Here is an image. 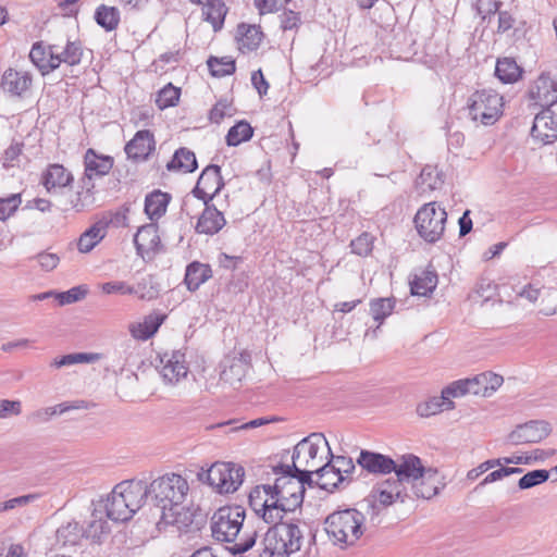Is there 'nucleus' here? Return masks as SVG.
<instances>
[{"label":"nucleus","mask_w":557,"mask_h":557,"mask_svg":"<svg viewBox=\"0 0 557 557\" xmlns=\"http://www.w3.org/2000/svg\"><path fill=\"white\" fill-rule=\"evenodd\" d=\"M110 529L107 520L103 519L101 512L98 515L97 510L94 511L87 528L83 530L84 536L92 542H101L102 537L108 535Z\"/></svg>","instance_id":"nucleus-41"},{"label":"nucleus","mask_w":557,"mask_h":557,"mask_svg":"<svg viewBox=\"0 0 557 557\" xmlns=\"http://www.w3.org/2000/svg\"><path fill=\"white\" fill-rule=\"evenodd\" d=\"M442 184L443 178L441 173L436 168L431 165L423 168L416 181V187L421 195L438 188Z\"/></svg>","instance_id":"nucleus-36"},{"label":"nucleus","mask_w":557,"mask_h":557,"mask_svg":"<svg viewBox=\"0 0 557 557\" xmlns=\"http://www.w3.org/2000/svg\"><path fill=\"white\" fill-rule=\"evenodd\" d=\"M530 99L544 109L557 104V82L548 75H540L529 90Z\"/></svg>","instance_id":"nucleus-17"},{"label":"nucleus","mask_w":557,"mask_h":557,"mask_svg":"<svg viewBox=\"0 0 557 557\" xmlns=\"http://www.w3.org/2000/svg\"><path fill=\"white\" fill-rule=\"evenodd\" d=\"M180 95V89L169 84L158 92L156 103L160 109L172 107L178 101Z\"/></svg>","instance_id":"nucleus-53"},{"label":"nucleus","mask_w":557,"mask_h":557,"mask_svg":"<svg viewBox=\"0 0 557 557\" xmlns=\"http://www.w3.org/2000/svg\"><path fill=\"white\" fill-rule=\"evenodd\" d=\"M117 494L134 516L145 504L148 494V485L140 480H126L115 485Z\"/></svg>","instance_id":"nucleus-14"},{"label":"nucleus","mask_w":557,"mask_h":557,"mask_svg":"<svg viewBox=\"0 0 557 557\" xmlns=\"http://www.w3.org/2000/svg\"><path fill=\"white\" fill-rule=\"evenodd\" d=\"M246 511L240 506H223L210 520L212 537L227 547L234 555L244 554L257 544V532L244 525Z\"/></svg>","instance_id":"nucleus-2"},{"label":"nucleus","mask_w":557,"mask_h":557,"mask_svg":"<svg viewBox=\"0 0 557 557\" xmlns=\"http://www.w3.org/2000/svg\"><path fill=\"white\" fill-rule=\"evenodd\" d=\"M253 129L249 123L240 121L232 126L226 135V144L228 146H238L251 138Z\"/></svg>","instance_id":"nucleus-46"},{"label":"nucleus","mask_w":557,"mask_h":557,"mask_svg":"<svg viewBox=\"0 0 557 557\" xmlns=\"http://www.w3.org/2000/svg\"><path fill=\"white\" fill-rule=\"evenodd\" d=\"M531 135L544 145L557 139V114L550 108L543 109L534 117Z\"/></svg>","instance_id":"nucleus-15"},{"label":"nucleus","mask_w":557,"mask_h":557,"mask_svg":"<svg viewBox=\"0 0 557 557\" xmlns=\"http://www.w3.org/2000/svg\"><path fill=\"white\" fill-rule=\"evenodd\" d=\"M197 169L195 153L187 148H180L175 151L172 160L168 163V170H178L184 173L194 172Z\"/></svg>","instance_id":"nucleus-39"},{"label":"nucleus","mask_w":557,"mask_h":557,"mask_svg":"<svg viewBox=\"0 0 557 557\" xmlns=\"http://www.w3.org/2000/svg\"><path fill=\"white\" fill-rule=\"evenodd\" d=\"M444 485L438 471L432 467H426L422 475L410 485V488L416 497L431 499L440 493Z\"/></svg>","instance_id":"nucleus-20"},{"label":"nucleus","mask_w":557,"mask_h":557,"mask_svg":"<svg viewBox=\"0 0 557 557\" xmlns=\"http://www.w3.org/2000/svg\"><path fill=\"white\" fill-rule=\"evenodd\" d=\"M224 186L221 169L219 165H208L198 178V182L193 190L195 197L203 201V205L210 202L213 197Z\"/></svg>","instance_id":"nucleus-13"},{"label":"nucleus","mask_w":557,"mask_h":557,"mask_svg":"<svg viewBox=\"0 0 557 557\" xmlns=\"http://www.w3.org/2000/svg\"><path fill=\"white\" fill-rule=\"evenodd\" d=\"M22 404L20 400L0 399V419H8L21 414Z\"/></svg>","instance_id":"nucleus-63"},{"label":"nucleus","mask_w":557,"mask_h":557,"mask_svg":"<svg viewBox=\"0 0 557 557\" xmlns=\"http://www.w3.org/2000/svg\"><path fill=\"white\" fill-rule=\"evenodd\" d=\"M137 253L143 259H151L161 249V239L156 224L150 223L138 228L134 236Z\"/></svg>","instance_id":"nucleus-18"},{"label":"nucleus","mask_w":557,"mask_h":557,"mask_svg":"<svg viewBox=\"0 0 557 557\" xmlns=\"http://www.w3.org/2000/svg\"><path fill=\"white\" fill-rule=\"evenodd\" d=\"M165 384L175 385L188 374L185 354L181 350L164 352L157 366Z\"/></svg>","instance_id":"nucleus-11"},{"label":"nucleus","mask_w":557,"mask_h":557,"mask_svg":"<svg viewBox=\"0 0 557 557\" xmlns=\"http://www.w3.org/2000/svg\"><path fill=\"white\" fill-rule=\"evenodd\" d=\"M171 196L161 190H154L146 196L145 199V213L150 220L160 219L166 211Z\"/></svg>","instance_id":"nucleus-32"},{"label":"nucleus","mask_w":557,"mask_h":557,"mask_svg":"<svg viewBox=\"0 0 557 557\" xmlns=\"http://www.w3.org/2000/svg\"><path fill=\"white\" fill-rule=\"evenodd\" d=\"M281 502L277 498H271L269 502V506L267 509H263L258 516L262 518L264 522L268 524H272L264 533L262 540L258 543V546L263 548V543L268 534L271 531H275L276 529H284V533H287V536H284V541H282V548L273 550V553H280L284 557H290L292 555L298 553L304 543V534L300 528L295 523H286L283 522V518L287 512L294 511L293 509H287L285 506H281Z\"/></svg>","instance_id":"nucleus-5"},{"label":"nucleus","mask_w":557,"mask_h":557,"mask_svg":"<svg viewBox=\"0 0 557 557\" xmlns=\"http://www.w3.org/2000/svg\"><path fill=\"white\" fill-rule=\"evenodd\" d=\"M337 473L347 480L355 470V463L350 457L329 455L327 460Z\"/></svg>","instance_id":"nucleus-52"},{"label":"nucleus","mask_w":557,"mask_h":557,"mask_svg":"<svg viewBox=\"0 0 557 557\" xmlns=\"http://www.w3.org/2000/svg\"><path fill=\"white\" fill-rule=\"evenodd\" d=\"M232 113V103L227 99H221L211 109L209 119L213 123H220L225 116H231Z\"/></svg>","instance_id":"nucleus-59"},{"label":"nucleus","mask_w":557,"mask_h":557,"mask_svg":"<svg viewBox=\"0 0 557 557\" xmlns=\"http://www.w3.org/2000/svg\"><path fill=\"white\" fill-rule=\"evenodd\" d=\"M23 144L21 143H13L11 144L3 153V157L1 159L2 165L5 169L18 166L20 164V158L22 154Z\"/></svg>","instance_id":"nucleus-56"},{"label":"nucleus","mask_w":557,"mask_h":557,"mask_svg":"<svg viewBox=\"0 0 557 557\" xmlns=\"http://www.w3.org/2000/svg\"><path fill=\"white\" fill-rule=\"evenodd\" d=\"M437 284V275L431 271H423L421 275L416 276L411 282V294L417 296H428L433 292Z\"/></svg>","instance_id":"nucleus-43"},{"label":"nucleus","mask_w":557,"mask_h":557,"mask_svg":"<svg viewBox=\"0 0 557 557\" xmlns=\"http://www.w3.org/2000/svg\"><path fill=\"white\" fill-rule=\"evenodd\" d=\"M211 269L207 264L199 262L190 263L186 269L185 284L190 292L200 287L206 281L211 277Z\"/></svg>","instance_id":"nucleus-33"},{"label":"nucleus","mask_w":557,"mask_h":557,"mask_svg":"<svg viewBox=\"0 0 557 557\" xmlns=\"http://www.w3.org/2000/svg\"><path fill=\"white\" fill-rule=\"evenodd\" d=\"M331 448L323 434L311 433L294 447L290 466L295 473L313 480V473L327 460Z\"/></svg>","instance_id":"nucleus-6"},{"label":"nucleus","mask_w":557,"mask_h":557,"mask_svg":"<svg viewBox=\"0 0 557 557\" xmlns=\"http://www.w3.org/2000/svg\"><path fill=\"white\" fill-rule=\"evenodd\" d=\"M102 293L107 295H129L131 285L124 281H110L100 285Z\"/></svg>","instance_id":"nucleus-62"},{"label":"nucleus","mask_w":557,"mask_h":557,"mask_svg":"<svg viewBox=\"0 0 557 557\" xmlns=\"http://www.w3.org/2000/svg\"><path fill=\"white\" fill-rule=\"evenodd\" d=\"M447 212L435 201L423 205L416 213L413 223L421 238L426 243L438 242L445 231Z\"/></svg>","instance_id":"nucleus-9"},{"label":"nucleus","mask_w":557,"mask_h":557,"mask_svg":"<svg viewBox=\"0 0 557 557\" xmlns=\"http://www.w3.org/2000/svg\"><path fill=\"white\" fill-rule=\"evenodd\" d=\"M51 44L54 52V57L51 59L54 65V70L58 69L61 63L73 66L81 62L83 57V49L79 42L70 41L69 39H61Z\"/></svg>","instance_id":"nucleus-21"},{"label":"nucleus","mask_w":557,"mask_h":557,"mask_svg":"<svg viewBox=\"0 0 557 557\" xmlns=\"http://www.w3.org/2000/svg\"><path fill=\"white\" fill-rule=\"evenodd\" d=\"M1 85L4 91L14 96H21L29 89L32 76L27 72L10 69L4 72Z\"/></svg>","instance_id":"nucleus-27"},{"label":"nucleus","mask_w":557,"mask_h":557,"mask_svg":"<svg viewBox=\"0 0 557 557\" xmlns=\"http://www.w3.org/2000/svg\"><path fill=\"white\" fill-rule=\"evenodd\" d=\"M113 158L98 154L94 149H88L84 156V174L82 177L94 181L95 177L107 175L113 166Z\"/></svg>","instance_id":"nucleus-23"},{"label":"nucleus","mask_w":557,"mask_h":557,"mask_svg":"<svg viewBox=\"0 0 557 557\" xmlns=\"http://www.w3.org/2000/svg\"><path fill=\"white\" fill-rule=\"evenodd\" d=\"M549 425L544 421H530L517 426L510 434L509 440L512 444L537 443L549 434Z\"/></svg>","instance_id":"nucleus-19"},{"label":"nucleus","mask_w":557,"mask_h":557,"mask_svg":"<svg viewBox=\"0 0 557 557\" xmlns=\"http://www.w3.org/2000/svg\"><path fill=\"white\" fill-rule=\"evenodd\" d=\"M104 509L107 517L116 522H124L133 517L126 503H124L120 494H117L115 486L106 499Z\"/></svg>","instance_id":"nucleus-30"},{"label":"nucleus","mask_w":557,"mask_h":557,"mask_svg":"<svg viewBox=\"0 0 557 557\" xmlns=\"http://www.w3.org/2000/svg\"><path fill=\"white\" fill-rule=\"evenodd\" d=\"M394 307L393 298H377L370 302V313L380 325L393 312Z\"/></svg>","instance_id":"nucleus-47"},{"label":"nucleus","mask_w":557,"mask_h":557,"mask_svg":"<svg viewBox=\"0 0 557 557\" xmlns=\"http://www.w3.org/2000/svg\"><path fill=\"white\" fill-rule=\"evenodd\" d=\"M73 174L62 164H50L42 174V184L50 191L52 188H63L73 182Z\"/></svg>","instance_id":"nucleus-29"},{"label":"nucleus","mask_w":557,"mask_h":557,"mask_svg":"<svg viewBox=\"0 0 557 557\" xmlns=\"http://www.w3.org/2000/svg\"><path fill=\"white\" fill-rule=\"evenodd\" d=\"M108 222L98 221L87 228L77 239V249L82 253L90 252L107 235Z\"/></svg>","instance_id":"nucleus-28"},{"label":"nucleus","mask_w":557,"mask_h":557,"mask_svg":"<svg viewBox=\"0 0 557 557\" xmlns=\"http://www.w3.org/2000/svg\"><path fill=\"white\" fill-rule=\"evenodd\" d=\"M164 319V314L150 313L141 322L131 323L128 331L135 339L147 341L158 332Z\"/></svg>","instance_id":"nucleus-26"},{"label":"nucleus","mask_w":557,"mask_h":557,"mask_svg":"<svg viewBox=\"0 0 557 557\" xmlns=\"http://www.w3.org/2000/svg\"><path fill=\"white\" fill-rule=\"evenodd\" d=\"M49 44L45 45L42 41L34 44L29 58L32 62L39 69L42 75L49 74L54 71L53 63L49 65V61L44 59V54L48 52Z\"/></svg>","instance_id":"nucleus-48"},{"label":"nucleus","mask_w":557,"mask_h":557,"mask_svg":"<svg viewBox=\"0 0 557 557\" xmlns=\"http://www.w3.org/2000/svg\"><path fill=\"white\" fill-rule=\"evenodd\" d=\"M495 74L503 83H515L522 74V69L512 58H500L496 62Z\"/></svg>","instance_id":"nucleus-38"},{"label":"nucleus","mask_w":557,"mask_h":557,"mask_svg":"<svg viewBox=\"0 0 557 557\" xmlns=\"http://www.w3.org/2000/svg\"><path fill=\"white\" fill-rule=\"evenodd\" d=\"M351 251L358 256H368L373 248V237L368 233H362L350 243Z\"/></svg>","instance_id":"nucleus-58"},{"label":"nucleus","mask_w":557,"mask_h":557,"mask_svg":"<svg viewBox=\"0 0 557 557\" xmlns=\"http://www.w3.org/2000/svg\"><path fill=\"white\" fill-rule=\"evenodd\" d=\"M274 473L281 474L275 479L273 485V498H277L281 502V506H285L287 509H297L301 506L305 496V485L311 486L313 480L304 478L298 473H295L290 466H278L275 467Z\"/></svg>","instance_id":"nucleus-7"},{"label":"nucleus","mask_w":557,"mask_h":557,"mask_svg":"<svg viewBox=\"0 0 557 557\" xmlns=\"http://www.w3.org/2000/svg\"><path fill=\"white\" fill-rule=\"evenodd\" d=\"M188 491L187 480L176 473L159 476L148 485V494L161 509L159 524L183 530L193 523L191 515L183 506Z\"/></svg>","instance_id":"nucleus-1"},{"label":"nucleus","mask_w":557,"mask_h":557,"mask_svg":"<svg viewBox=\"0 0 557 557\" xmlns=\"http://www.w3.org/2000/svg\"><path fill=\"white\" fill-rule=\"evenodd\" d=\"M272 497L273 490L270 484L258 485L249 494V504L253 511L259 515L263 509H267Z\"/></svg>","instance_id":"nucleus-42"},{"label":"nucleus","mask_w":557,"mask_h":557,"mask_svg":"<svg viewBox=\"0 0 557 557\" xmlns=\"http://www.w3.org/2000/svg\"><path fill=\"white\" fill-rule=\"evenodd\" d=\"M208 67L212 76L223 77L235 72V61L228 58H210L208 60Z\"/></svg>","instance_id":"nucleus-50"},{"label":"nucleus","mask_w":557,"mask_h":557,"mask_svg":"<svg viewBox=\"0 0 557 557\" xmlns=\"http://www.w3.org/2000/svg\"><path fill=\"white\" fill-rule=\"evenodd\" d=\"M453 408L454 403L451 400L444 399L442 395L441 397H433L422 404H419L417 407V413L420 417L428 418L443 410H449Z\"/></svg>","instance_id":"nucleus-44"},{"label":"nucleus","mask_w":557,"mask_h":557,"mask_svg":"<svg viewBox=\"0 0 557 557\" xmlns=\"http://www.w3.org/2000/svg\"><path fill=\"white\" fill-rule=\"evenodd\" d=\"M315 475V483L319 487L325 491H333L337 488L346 480L335 471L329 461H324L321 467L313 473Z\"/></svg>","instance_id":"nucleus-31"},{"label":"nucleus","mask_w":557,"mask_h":557,"mask_svg":"<svg viewBox=\"0 0 557 557\" xmlns=\"http://www.w3.org/2000/svg\"><path fill=\"white\" fill-rule=\"evenodd\" d=\"M261 38L262 33L255 25L242 24L237 27L238 46L243 52L257 49L261 42Z\"/></svg>","instance_id":"nucleus-34"},{"label":"nucleus","mask_w":557,"mask_h":557,"mask_svg":"<svg viewBox=\"0 0 557 557\" xmlns=\"http://www.w3.org/2000/svg\"><path fill=\"white\" fill-rule=\"evenodd\" d=\"M221 368L220 382L233 388H238L250 368V357L244 352L238 356H227L222 361Z\"/></svg>","instance_id":"nucleus-12"},{"label":"nucleus","mask_w":557,"mask_h":557,"mask_svg":"<svg viewBox=\"0 0 557 557\" xmlns=\"http://www.w3.org/2000/svg\"><path fill=\"white\" fill-rule=\"evenodd\" d=\"M87 295V288L84 286H75L66 292H54V299L60 306L71 305L84 299Z\"/></svg>","instance_id":"nucleus-54"},{"label":"nucleus","mask_w":557,"mask_h":557,"mask_svg":"<svg viewBox=\"0 0 557 557\" xmlns=\"http://www.w3.org/2000/svg\"><path fill=\"white\" fill-rule=\"evenodd\" d=\"M100 356L98 354H88V352H76V354H69L65 356H62L59 359H54L51 363L54 368H62L67 366H73L76 363H92L97 360H99Z\"/></svg>","instance_id":"nucleus-49"},{"label":"nucleus","mask_w":557,"mask_h":557,"mask_svg":"<svg viewBox=\"0 0 557 557\" xmlns=\"http://www.w3.org/2000/svg\"><path fill=\"white\" fill-rule=\"evenodd\" d=\"M203 5V15L206 16V21L211 23L215 32L221 29L227 13L225 3L221 0H210L209 2H205Z\"/></svg>","instance_id":"nucleus-40"},{"label":"nucleus","mask_w":557,"mask_h":557,"mask_svg":"<svg viewBox=\"0 0 557 557\" xmlns=\"http://www.w3.org/2000/svg\"><path fill=\"white\" fill-rule=\"evenodd\" d=\"M82 537H84L83 529L76 521L66 522L55 532L57 543L61 546H75Z\"/></svg>","instance_id":"nucleus-37"},{"label":"nucleus","mask_w":557,"mask_h":557,"mask_svg":"<svg viewBox=\"0 0 557 557\" xmlns=\"http://www.w3.org/2000/svg\"><path fill=\"white\" fill-rule=\"evenodd\" d=\"M503 109L504 98L494 89L476 90L468 100L471 120L484 126L495 124L503 115Z\"/></svg>","instance_id":"nucleus-8"},{"label":"nucleus","mask_w":557,"mask_h":557,"mask_svg":"<svg viewBox=\"0 0 557 557\" xmlns=\"http://www.w3.org/2000/svg\"><path fill=\"white\" fill-rule=\"evenodd\" d=\"M97 23L107 30H113L120 22L119 10L114 7L100 5L95 14Z\"/></svg>","instance_id":"nucleus-45"},{"label":"nucleus","mask_w":557,"mask_h":557,"mask_svg":"<svg viewBox=\"0 0 557 557\" xmlns=\"http://www.w3.org/2000/svg\"><path fill=\"white\" fill-rule=\"evenodd\" d=\"M40 497H41L40 493H30V494H26V495H21V496L4 500V507H7L8 511H12L17 508L26 507V506L37 502Z\"/></svg>","instance_id":"nucleus-60"},{"label":"nucleus","mask_w":557,"mask_h":557,"mask_svg":"<svg viewBox=\"0 0 557 557\" xmlns=\"http://www.w3.org/2000/svg\"><path fill=\"white\" fill-rule=\"evenodd\" d=\"M21 198L18 195H12L7 198H0V220L5 221L18 208Z\"/></svg>","instance_id":"nucleus-61"},{"label":"nucleus","mask_w":557,"mask_h":557,"mask_svg":"<svg viewBox=\"0 0 557 557\" xmlns=\"http://www.w3.org/2000/svg\"><path fill=\"white\" fill-rule=\"evenodd\" d=\"M357 463L372 474H389L395 469L394 459L379 453L361 450Z\"/></svg>","instance_id":"nucleus-22"},{"label":"nucleus","mask_w":557,"mask_h":557,"mask_svg":"<svg viewBox=\"0 0 557 557\" xmlns=\"http://www.w3.org/2000/svg\"><path fill=\"white\" fill-rule=\"evenodd\" d=\"M364 515L355 509L346 508L330 513L324 520V530L330 542L339 547L354 546L366 531Z\"/></svg>","instance_id":"nucleus-4"},{"label":"nucleus","mask_w":557,"mask_h":557,"mask_svg":"<svg viewBox=\"0 0 557 557\" xmlns=\"http://www.w3.org/2000/svg\"><path fill=\"white\" fill-rule=\"evenodd\" d=\"M244 468L231 462H215L207 471V482L219 493H233L242 485Z\"/></svg>","instance_id":"nucleus-10"},{"label":"nucleus","mask_w":557,"mask_h":557,"mask_svg":"<svg viewBox=\"0 0 557 557\" xmlns=\"http://www.w3.org/2000/svg\"><path fill=\"white\" fill-rule=\"evenodd\" d=\"M549 479V471L545 469H536L525 473L518 481L520 490H529L535 487L542 483H545Z\"/></svg>","instance_id":"nucleus-51"},{"label":"nucleus","mask_w":557,"mask_h":557,"mask_svg":"<svg viewBox=\"0 0 557 557\" xmlns=\"http://www.w3.org/2000/svg\"><path fill=\"white\" fill-rule=\"evenodd\" d=\"M81 406L75 403H61L52 407H46L34 411L29 417V421L34 424L47 423L53 417L61 416L72 409H78Z\"/></svg>","instance_id":"nucleus-35"},{"label":"nucleus","mask_w":557,"mask_h":557,"mask_svg":"<svg viewBox=\"0 0 557 557\" xmlns=\"http://www.w3.org/2000/svg\"><path fill=\"white\" fill-rule=\"evenodd\" d=\"M468 383L470 386V394L475 396L488 397V392L486 389V376L483 373H480L473 377L468 379Z\"/></svg>","instance_id":"nucleus-64"},{"label":"nucleus","mask_w":557,"mask_h":557,"mask_svg":"<svg viewBox=\"0 0 557 557\" xmlns=\"http://www.w3.org/2000/svg\"><path fill=\"white\" fill-rule=\"evenodd\" d=\"M95 194L94 181L81 177L76 189L71 191L66 198L65 210H73L77 213L89 210L96 202Z\"/></svg>","instance_id":"nucleus-16"},{"label":"nucleus","mask_w":557,"mask_h":557,"mask_svg":"<svg viewBox=\"0 0 557 557\" xmlns=\"http://www.w3.org/2000/svg\"><path fill=\"white\" fill-rule=\"evenodd\" d=\"M131 288L129 295H135L140 300H152L158 296V290L148 278H141L135 285H131Z\"/></svg>","instance_id":"nucleus-55"},{"label":"nucleus","mask_w":557,"mask_h":557,"mask_svg":"<svg viewBox=\"0 0 557 557\" xmlns=\"http://www.w3.org/2000/svg\"><path fill=\"white\" fill-rule=\"evenodd\" d=\"M396 478H389L379 483L374 488L375 499L383 506H389L395 502L405 503L408 498L407 487L416 482L425 466L422 460L413 454H405L394 459Z\"/></svg>","instance_id":"nucleus-3"},{"label":"nucleus","mask_w":557,"mask_h":557,"mask_svg":"<svg viewBox=\"0 0 557 557\" xmlns=\"http://www.w3.org/2000/svg\"><path fill=\"white\" fill-rule=\"evenodd\" d=\"M201 215L196 225V232L199 234L214 235L225 225L226 221L221 211L209 202L205 205Z\"/></svg>","instance_id":"nucleus-25"},{"label":"nucleus","mask_w":557,"mask_h":557,"mask_svg":"<svg viewBox=\"0 0 557 557\" xmlns=\"http://www.w3.org/2000/svg\"><path fill=\"white\" fill-rule=\"evenodd\" d=\"M154 137L149 131H139L134 138L125 146L128 158L134 160H146L154 150Z\"/></svg>","instance_id":"nucleus-24"},{"label":"nucleus","mask_w":557,"mask_h":557,"mask_svg":"<svg viewBox=\"0 0 557 557\" xmlns=\"http://www.w3.org/2000/svg\"><path fill=\"white\" fill-rule=\"evenodd\" d=\"M470 394L468 379L458 380L450 383L443 389L444 399L457 398Z\"/></svg>","instance_id":"nucleus-57"}]
</instances>
